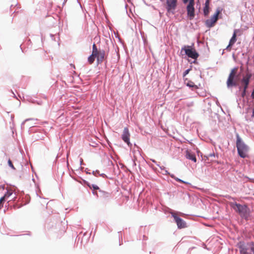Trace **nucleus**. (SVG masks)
<instances>
[{
    "mask_svg": "<svg viewBox=\"0 0 254 254\" xmlns=\"http://www.w3.org/2000/svg\"><path fill=\"white\" fill-rule=\"evenodd\" d=\"M230 206L241 216L245 219H248L250 216V210L246 205H241L236 202H231Z\"/></svg>",
    "mask_w": 254,
    "mask_h": 254,
    "instance_id": "obj_1",
    "label": "nucleus"
},
{
    "mask_svg": "<svg viewBox=\"0 0 254 254\" xmlns=\"http://www.w3.org/2000/svg\"><path fill=\"white\" fill-rule=\"evenodd\" d=\"M237 246L241 254H254V242L241 241Z\"/></svg>",
    "mask_w": 254,
    "mask_h": 254,
    "instance_id": "obj_2",
    "label": "nucleus"
},
{
    "mask_svg": "<svg viewBox=\"0 0 254 254\" xmlns=\"http://www.w3.org/2000/svg\"><path fill=\"white\" fill-rule=\"evenodd\" d=\"M236 146L238 153L241 157L243 158H246L248 156L249 147L242 140L238 133L236 134Z\"/></svg>",
    "mask_w": 254,
    "mask_h": 254,
    "instance_id": "obj_3",
    "label": "nucleus"
},
{
    "mask_svg": "<svg viewBox=\"0 0 254 254\" xmlns=\"http://www.w3.org/2000/svg\"><path fill=\"white\" fill-rule=\"evenodd\" d=\"M182 51H184L185 54L190 58L196 60L199 56V54L192 46H185L182 49Z\"/></svg>",
    "mask_w": 254,
    "mask_h": 254,
    "instance_id": "obj_4",
    "label": "nucleus"
},
{
    "mask_svg": "<svg viewBox=\"0 0 254 254\" xmlns=\"http://www.w3.org/2000/svg\"><path fill=\"white\" fill-rule=\"evenodd\" d=\"M237 71V67L233 68L231 70L227 81V85L228 87L236 86V83L234 81V78Z\"/></svg>",
    "mask_w": 254,
    "mask_h": 254,
    "instance_id": "obj_5",
    "label": "nucleus"
},
{
    "mask_svg": "<svg viewBox=\"0 0 254 254\" xmlns=\"http://www.w3.org/2000/svg\"><path fill=\"white\" fill-rule=\"evenodd\" d=\"M194 0H190L187 6V15L190 20H192L195 16L194 12Z\"/></svg>",
    "mask_w": 254,
    "mask_h": 254,
    "instance_id": "obj_6",
    "label": "nucleus"
},
{
    "mask_svg": "<svg viewBox=\"0 0 254 254\" xmlns=\"http://www.w3.org/2000/svg\"><path fill=\"white\" fill-rule=\"evenodd\" d=\"M220 11L217 10L216 13L212 15L210 18L207 19L205 21V24L207 28L213 27L218 19V15L220 14Z\"/></svg>",
    "mask_w": 254,
    "mask_h": 254,
    "instance_id": "obj_7",
    "label": "nucleus"
},
{
    "mask_svg": "<svg viewBox=\"0 0 254 254\" xmlns=\"http://www.w3.org/2000/svg\"><path fill=\"white\" fill-rule=\"evenodd\" d=\"M171 214L174 218L178 228L182 229L187 227L186 223L182 218L178 216L177 213L174 212H171Z\"/></svg>",
    "mask_w": 254,
    "mask_h": 254,
    "instance_id": "obj_8",
    "label": "nucleus"
},
{
    "mask_svg": "<svg viewBox=\"0 0 254 254\" xmlns=\"http://www.w3.org/2000/svg\"><path fill=\"white\" fill-rule=\"evenodd\" d=\"M95 56L97 59L98 63H102L103 61L105 60V59L107 57L105 50H98L97 47Z\"/></svg>",
    "mask_w": 254,
    "mask_h": 254,
    "instance_id": "obj_9",
    "label": "nucleus"
},
{
    "mask_svg": "<svg viewBox=\"0 0 254 254\" xmlns=\"http://www.w3.org/2000/svg\"><path fill=\"white\" fill-rule=\"evenodd\" d=\"M130 136V135L128 128L125 127L122 134V138L123 140L126 142L129 146H131V144L129 141Z\"/></svg>",
    "mask_w": 254,
    "mask_h": 254,
    "instance_id": "obj_10",
    "label": "nucleus"
},
{
    "mask_svg": "<svg viewBox=\"0 0 254 254\" xmlns=\"http://www.w3.org/2000/svg\"><path fill=\"white\" fill-rule=\"evenodd\" d=\"M177 0H167V9L168 12H172L176 7Z\"/></svg>",
    "mask_w": 254,
    "mask_h": 254,
    "instance_id": "obj_11",
    "label": "nucleus"
},
{
    "mask_svg": "<svg viewBox=\"0 0 254 254\" xmlns=\"http://www.w3.org/2000/svg\"><path fill=\"white\" fill-rule=\"evenodd\" d=\"M252 76L251 73L248 72L242 78V83L244 85L243 88H245V89H247Z\"/></svg>",
    "mask_w": 254,
    "mask_h": 254,
    "instance_id": "obj_12",
    "label": "nucleus"
},
{
    "mask_svg": "<svg viewBox=\"0 0 254 254\" xmlns=\"http://www.w3.org/2000/svg\"><path fill=\"white\" fill-rule=\"evenodd\" d=\"M96 52V46L95 44H94L92 46V54L88 58V62L89 64H92L94 62L95 58H96V56H95Z\"/></svg>",
    "mask_w": 254,
    "mask_h": 254,
    "instance_id": "obj_13",
    "label": "nucleus"
},
{
    "mask_svg": "<svg viewBox=\"0 0 254 254\" xmlns=\"http://www.w3.org/2000/svg\"><path fill=\"white\" fill-rule=\"evenodd\" d=\"M239 31V30H238V29H235L234 30L232 37L230 39V40L229 41V44L227 47V49H228L229 48H231L234 44V43L236 42L237 34Z\"/></svg>",
    "mask_w": 254,
    "mask_h": 254,
    "instance_id": "obj_14",
    "label": "nucleus"
},
{
    "mask_svg": "<svg viewBox=\"0 0 254 254\" xmlns=\"http://www.w3.org/2000/svg\"><path fill=\"white\" fill-rule=\"evenodd\" d=\"M186 157L188 159L193 161L194 162H196V158L195 154L189 150H187L186 151Z\"/></svg>",
    "mask_w": 254,
    "mask_h": 254,
    "instance_id": "obj_15",
    "label": "nucleus"
},
{
    "mask_svg": "<svg viewBox=\"0 0 254 254\" xmlns=\"http://www.w3.org/2000/svg\"><path fill=\"white\" fill-rule=\"evenodd\" d=\"M209 0H206L205 2V5L203 9V14L205 16H208L209 13Z\"/></svg>",
    "mask_w": 254,
    "mask_h": 254,
    "instance_id": "obj_16",
    "label": "nucleus"
},
{
    "mask_svg": "<svg viewBox=\"0 0 254 254\" xmlns=\"http://www.w3.org/2000/svg\"><path fill=\"white\" fill-rule=\"evenodd\" d=\"M87 185L90 188V189L93 190V194L97 195V192L95 191L99 190L98 186L95 184H91L89 183H88Z\"/></svg>",
    "mask_w": 254,
    "mask_h": 254,
    "instance_id": "obj_17",
    "label": "nucleus"
},
{
    "mask_svg": "<svg viewBox=\"0 0 254 254\" xmlns=\"http://www.w3.org/2000/svg\"><path fill=\"white\" fill-rule=\"evenodd\" d=\"M100 192V197L103 198V199H106L108 198L110 196L109 193L105 191L104 190H99Z\"/></svg>",
    "mask_w": 254,
    "mask_h": 254,
    "instance_id": "obj_18",
    "label": "nucleus"
},
{
    "mask_svg": "<svg viewBox=\"0 0 254 254\" xmlns=\"http://www.w3.org/2000/svg\"><path fill=\"white\" fill-rule=\"evenodd\" d=\"M187 86H189L190 87L194 88L195 89L198 88L197 86L195 85L193 82L190 81L187 83Z\"/></svg>",
    "mask_w": 254,
    "mask_h": 254,
    "instance_id": "obj_19",
    "label": "nucleus"
},
{
    "mask_svg": "<svg viewBox=\"0 0 254 254\" xmlns=\"http://www.w3.org/2000/svg\"><path fill=\"white\" fill-rule=\"evenodd\" d=\"M12 193V192L11 190H8L6 193L2 196L5 200L8 197H9Z\"/></svg>",
    "mask_w": 254,
    "mask_h": 254,
    "instance_id": "obj_20",
    "label": "nucleus"
},
{
    "mask_svg": "<svg viewBox=\"0 0 254 254\" xmlns=\"http://www.w3.org/2000/svg\"><path fill=\"white\" fill-rule=\"evenodd\" d=\"M5 200V199L3 197H1L0 198V210L2 208V207H3V202Z\"/></svg>",
    "mask_w": 254,
    "mask_h": 254,
    "instance_id": "obj_21",
    "label": "nucleus"
},
{
    "mask_svg": "<svg viewBox=\"0 0 254 254\" xmlns=\"http://www.w3.org/2000/svg\"><path fill=\"white\" fill-rule=\"evenodd\" d=\"M171 177L173 178H174L177 181L179 182H180V183H184V184H186V182H185L184 181H182V180L178 178H176L174 175H171Z\"/></svg>",
    "mask_w": 254,
    "mask_h": 254,
    "instance_id": "obj_22",
    "label": "nucleus"
},
{
    "mask_svg": "<svg viewBox=\"0 0 254 254\" xmlns=\"http://www.w3.org/2000/svg\"><path fill=\"white\" fill-rule=\"evenodd\" d=\"M8 165L9 166V167H10L12 169H13V170L15 169L11 161L9 159L8 160Z\"/></svg>",
    "mask_w": 254,
    "mask_h": 254,
    "instance_id": "obj_23",
    "label": "nucleus"
},
{
    "mask_svg": "<svg viewBox=\"0 0 254 254\" xmlns=\"http://www.w3.org/2000/svg\"><path fill=\"white\" fill-rule=\"evenodd\" d=\"M246 91H247V89H245V88H243V91L242 93V96L243 97H244L246 95Z\"/></svg>",
    "mask_w": 254,
    "mask_h": 254,
    "instance_id": "obj_24",
    "label": "nucleus"
},
{
    "mask_svg": "<svg viewBox=\"0 0 254 254\" xmlns=\"http://www.w3.org/2000/svg\"><path fill=\"white\" fill-rule=\"evenodd\" d=\"M190 69L186 70L184 73V76H185L189 72Z\"/></svg>",
    "mask_w": 254,
    "mask_h": 254,
    "instance_id": "obj_25",
    "label": "nucleus"
},
{
    "mask_svg": "<svg viewBox=\"0 0 254 254\" xmlns=\"http://www.w3.org/2000/svg\"><path fill=\"white\" fill-rule=\"evenodd\" d=\"M209 156H210V157L214 156V153L210 154L209 155Z\"/></svg>",
    "mask_w": 254,
    "mask_h": 254,
    "instance_id": "obj_26",
    "label": "nucleus"
},
{
    "mask_svg": "<svg viewBox=\"0 0 254 254\" xmlns=\"http://www.w3.org/2000/svg\"><path fill=\"white\" fill-rule=\"evenodd\" d=\"M189 0H183L184 3H186Z\"/></svg>",
    "mask_w": 254,
    "mask_h": 254,
    "instance_id": "obj_27",
    "label": "nucleus"
},
{
    "mask_svg": "<svg viewBox=\"0 0 254 254\" xmlns=\"http://www.w3.org/2000/svg\"><path fill=\"white\" fill-rule=\"evenodd\" d=\"M1 188V186H0V188Z\"/></svg>",
    "mask_w": 254,
    "mask_h": 254,
    "instance_id": "obj_28",
    "label": "nucleus"
}]
</instances>
